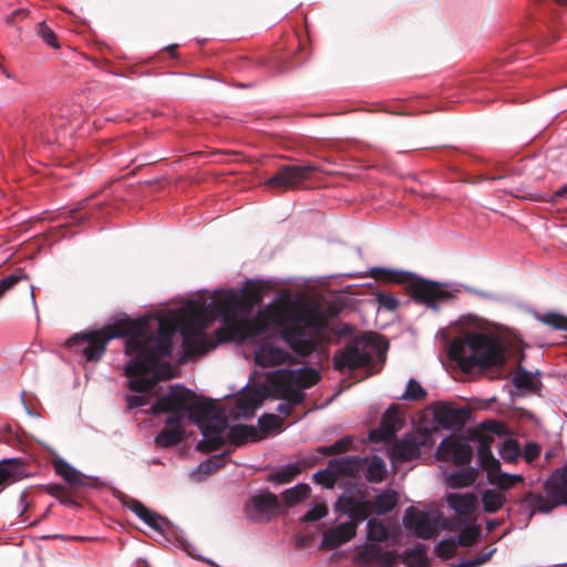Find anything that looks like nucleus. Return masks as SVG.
<instances>
[{
  "label": "nucleus",
  "instance_id": "nucleus-1",
  "mask_svg": "<svg viewBox=\"0 0 567 567\" xmlns=\"http://www.w3.org/2000/svg\"><path fill=\"white\" fill-rule=\"evenodd\" d=\"M176 324L171 319L141 317L123 319L97 330L84 331L70 338L66 344L89 362H97L115 338L125 339L127 388L137 393L154 389L159 380L171 379V365L163 362L172 355V336Z\"/></svg>",
  "mask_w": 567,
  "mask_h": 567
},
{
  "label": "nucleus",
  "instance_id": "nucleus-2",
  "mask_svg": "<svg viewBox=\"0 0 567 567\" xmlns=\"http://www.w3.org/2000/svg\"><path fill=\"white\" fill-rule=\"evenodd\" d=\"M261 299L260 287L248 281L243 290L216 291L209 302L200 299L190 300L179 316L155 313L150 317L173 320L176 324L175 330L181 327L185 353L193 357L208 352L216 343L266 333L267 323L262 310L254 319L247 318Z\"/></svg>",
  "mask_w": 567,
  "mask_h": 567
},
{
  "label": "nucleus",
  "instance_id": "nucleus-3",
  "mask_svg": "<svg viewBox=\"0 0 567 567\" xmlns=\"http://www.w3.org/2000/svg\"><path fill=\"white\" fill-rule=\"evenodd\" d=\"M344 308L340 299L326 305L293 301L288 296L277 297L262 309L267 331L281 329V338L298 355L308 357L318 348L317 334Z\"/></svg>",
  "mask_w": 567,
  "mask_h": 567
},
{
  "label": "nucleus",
  "instance_id": "nucleus-4",
  "mask_svg": "<svg viewBox=\"0 0 567 567\" xmlns=\"http://www.w3.org/2000/svg\"><path fill=\"white\" fill-rule=\"evenodd\" d=\"M449 357L456 361L462 371L472 372L474 369H489L505 362V349L494 337L467 332L455 338L449 347Z\"/></svg>",
  "mask_w": 567,
  "mask_h": 567
},
{
  "label": "nucleus",
  "instance_id": "nucleus-5",
  "mask_svg": "<svg viewBox=\"0 0 567 567\" xmlns=\"http://www.w3.org/2000/svg\"><path fill=\"white\" fill-rule=\"evenodd\" d=\"M370 277L385 282L401 284L408 281L406 289L411 297L432 309H437L440 303L447 302L454 297L442 284L425 280L421 277H412L403 271L374 267L370 270Z\"/></svg>",
  "mask_w": 567,
  "mask_h": 567
},
{
  "label": "nucleus",
  "instance_id": "nucleus-6",
  "mask_svg": "<svg viewBox=\"0 0 567 567\" xmlns=\"http://www.w3.org/2000/svg\"><path fill=\"white\" fill-rule=\"evenodd\" d=\"M188 412V417L200 425L215 412V402L198 400L195 392L181 384L172 385L166 394L159 396L151 408L155 415L168 412Z\"/></svg>",
  "mask_w": 567,
  "mask_h": 567
},
{
  "label": "nucleus",
  "instance_id": "nucleus-7",
  "mask_svg": "<svg viewBox=\"0 0 567 567\" xmlns=\"http://www.w3.org/2000/svg\"><path fill=\"white\" fill-rule=\"evenodd\" d=\"M545 491L546 496L528 489L513 501L520 509L528 512L527 524L535 514H549L559 505H567V464L545 483Z\"/></svg>",
  "mask_w": 567,
  "mask_h": 567
},
{
  "label": "nucleus",
  "instance_id": "nucleus-8",
  "mask_svg": "<svg viewBox=\"0 0 567 567\" xmlns=\"http://www.w3.org/2000/svg\"><path fill=\"white\" fill-rule=\"evenodd\" d=\"M375 347L371 339L361 337L347 343L333 355V367L339 372L353 371L372 363Z\"/></svg>",
  "mask_w": 567,
  "mask_h": 567
},
{
  "label": "nucleus",
  "instance_id": "nucleus-9",
  "mask_svg": "<svg viewBox=\"0 0 567 567\" xmlns=\"http://www.w3.org/2000/svg\"><path fill=\"white\" fill-rule=\"evenodd\" d=\"M318 171L312 164L308 165H285L272 175L266 185L270 188L286 192L299 187L303 182Z\"/></svg>",
  "mask_w": 567,
  "mask_h": 567
},
{
  "label": "nucleus",
  "instance_id": "nucleus-10",
  "mask_svg": "<svg viewBox=\"0 0 567 567\" xmlns=\"http://www.w3.org/2000/svg\"><path fill=\"white\" fill-rule=\"evenodd\" d=\"M361 462L359 458H347V456L332 458L329 461L326 470L313 474V482L327 488H333L339 476L357 477Z\"/></svg>",
  "mask_w": 567,
  "mask_h": 567
},
{
  "label": "nucleus",
  "instance_id": "nucleus-11",
  "mask_svg": "<svg viewBox=\"0 0 567 567\" xmlns=\"http://www.w3.org/2000/svg\"><path fill=\"white\" fill-rule=\"evenodd\" d=\"M432 443V431L422 427L398 441L392 447V456L399 462H408L420 456L421 446H431Z\"/></svg>",
  "mask_w": 567,
  "mask_h": 567
},
{
  "label": "nucleus",
  "instance_id": "nucleus-12",
  "mask_svg": "<svg viewBox=\"0 0 567 567\" xmlns=\"http://www.w3.org/2000/svg\"><path fill=\"white\" fill-rule=\"evenodd\" d=\"M280 509L281 504L278 496L268 491L251 496L245 506L246 515L252 522H268Z\"/></svg>",
  "mask_w": 567,
  "mask_h": 567
},
{
  "label": "nucleus",
  "instance_id": "nucleus-13",
  "mask_svg": "<svg viewBox=\"0 0 567 567\" xmlns=\"http://www.w3.org/2000/svg\"><path fill=\"white\" fill-rule=\"evenodd\" d=\"M284 391H301L309 389L320 381V373L312 368H301L298 370H279L272 375Z\"/></svg>",
  "mask_w": 567,
  "mask_h": 567
},
{
  "label": "nucleus",
  "instance_id": "nucleus-14",
  "mask_svg": "<svg viewBox=\"0 0 567 567\" xmlns=\"http://www.w3.org/2000/svg\"><path fill=\"white\" fill-rule=\"evenodd\" d=\"M403 523L406 528L413 529L417 537L430 539L437 535L439 514L409 507L404 513Z\"/></svg>",
  "mask_w": 567,
  "mask_h": 567
},
{
  "label": "nucleus",
  "instance_id": "nucleus-15",
  "mask_svg": "<svg viewBox=\"0 0 567 567\" xmlns=\"http://www.w3.org/2000/svg\"><path fill=\"white\" fill-rule=\"evenodd\" d=\"M436 457L441 461L453 462L458 466L467 465L472 461L473 449L466 440L449 436L440 443Z\"/></svg>",
  "mask_w": 567,
  "mask_h": 567
},
{
  "label": "nucleus",
  "instance_id": "nucleus-16",
  "mask_svg": "<svg viewBox=\"0 0 567 567\" xmlns=\"http://www.w3.org/2000/svg\"><path fill=\"white\" fill-rule=\"evenodd\" d=\"M334 507L336 511L349 516L350 520L348 523H354L355 530H358L360 523L365 520L373 513L371 501L357 498L352 495H341Z\"/></svg>",
  "mask_w": 567,
  "mask_h": 567
},
{
  "label": "nucleus",
  "instance_id": "nucleus-17",
  "mask_svg": "<svg viewBox=\"0 0 567 567\" xmlns=\"http://www.w3.org/2000/svg\"><path fill=\"white\" fill-rule=\"evenodd\" d=\"M402 426L403 420L400 416L399 409L396 405H392L383 414L380 427L370 432V440L375 442H391Z\"/></svg>",
  "mask_w": 567,
  "mask_h": 567
},
{
  "label": "nucleus",
  "instance_id": "nucleus-18",
  "mask_svg": "<svg viewBox=\"0 0 567 567\" xmlns=\"http://www.w3.org/2000/svg\"><path fill=\"white\" fill-rule=\"evenodd\" d=\"M433 416L434 421L444 429H460L465 424L468 412L441 402L435 405Z\"/></svg>",
  "mask_w": 567,
  "mask_h": 567
},
{
  "label": "nucleus",
  "instance_id": "nucleus-19",
  "mask_svg": "<svg viewBox=\"0 0 567 567\" xmlns=\"http://www.w3.org/2000/svg\"><path fill=\"white\" fill-rule=\"evenodd\" d=\"M357 535L354 523H341L333 528L322 533L321 549H336L348 543Z\"/></svg>",
  "mask_w": 567,
  "mask_h": 567
},
{
  "label": "nucleus",
  "instance_id": "nucleus-20",
  "mask_svg": "<svg viewBox=\"0 0 567 567\" xmlns=\"http://www.w3.org/2000/svg\"><path fill=\"white\" fill-rule=\"evenodd\" d=\"M358 559L367 565L378 564L380 567H393L401 559L396 551H383L377 544L367 545L358 553Z\"/></svg>",
  "mask_w": 567,
  "mask_h": 567
},
{
  "label": "nucleus",
  "instance_id": "nucleus-21",
  "mask_svg": "<svg viewBox=\"0 0 567 567\" xmlns=\"http://www.w3.org/2000/svg\"><path fill=\"white\" fill-rule=\"evenodd\" d=\"M265 399L266 395L261 390L249 389L237 398L234 416L236 419L252 417L256 409L262 404Z\"/></svg>",
  "mask_w": 567,
  "mask_h": 567
},
{
  "label": "nucleus",
  "instance_id": "nucleus-22",
  "mask_svg": "<svg viewBox=\"0 0 567 567\" xmlns=\"http://www.w3.org/2000/svg\"><path fill=\"white\" fill-rule=\"evenodd\" d=\"M347 458H359L362 461L359 473L364 470L365 480L370 483H381L388 476L386 464L379 455H372L371 457L347 456Z\"/></svg>",
  "mask_w": 567,
  "mask_h": 567
},
{
  "label": "nucleus",
  "instance_id": "nucleus-23",
  "mask_svg": "<svg viewBox=\"0 0 567 567\" xmlns=\"http://www.w3.org/2000/svg\"><path fill=\"white\" fill-rule=\"evenodd\" d=\"M270 384L274 388L275 396L285 401L277 406V412L281 414L290 415L295 408L305 401L306 394L302 391L288 390L285 392L279 382L272 378H270Z\"/></svg>",
  "mask_w": 567,
  "mask_h": 567
},
{
  "label": "nucleus",
  "instance_id": "nucleus-24",
  "mask_svg": "<svg viewBox=\"0 0 567 567\" xmlns=\"http://www.w3.org/2000/svg\"><path fill=\"white\" fill-rule=\"evenodd\" d=\"M474 437L478 441L477 456L481 467L487 472V475L499 470L501 463L494 457L491 450L493 437L484 433H477Z\"/></svg>",
  "mask_w": 567,
  "mask_h": 567
},
{
  "label": "nucleus",
  "instance_id": "nucleus-25",
  "mask_svg": "<svg viewBox=\"0 0 567 567\" xmlns=\"http://www.w3.org/2000/svg\"><path fill=\"white\" fill-rule=\"evenodd\" d=\"M290 360V354L274 346H261L255 353V361L261 367H275Z\"/></svg>",
  "mask_w": 567,
  "mask_h": 567
},
{
  "label": "nucleus",
  "instance_id": "nucleus-26",
  "mask_svg": "<svg viewBox=\"0 0 567 567\" xmlns=\"http://www.w3.org/2000/svg\"><path fill=\"white\" fill-rule=\"evenodd\" d=\"M23 472V463L19 458H4L0 461V493H2L7 486L19 481Z\"/></svg>",
  "mask_w": 567,
  "mask_h": 567
},
{
  "label": "nucleus",
  "instance_id": "nucleus-27",
  "mask_svg": "<svg viewBox=\"0 0 567 567\" xmlns=\"http://www.w3.org/2000/svg\"><path fill=\"white\" fill-rule=\"evenodd\" d=\"M446 502L460 516L471 515L477 506V497L474 493H451L446 496Z\"/></svg>",
  "mask_w": 567,
  "mask_h": 567
},
{
  "label": "nucleus",
  "instance_id": "nucleus-28",
  "mask_svg": "<svg viewBox=\"0 0 567 567\" xmlns=\"http://www.w3.org/2000/svg\"><path fill=\"white\" fill-rule=\"evenodd\" d=\"M126 506L140 517L146 525L155 530H161L162 526L159 522L166 523V519L159 514L147 508L142 502L137 499H131Z\"/></svg>",
  "mask_w": 567,
  "mask_h": 567
},
{
  "label": "nucleus",
  "instance_id": "nucleus-29",
  "mask_svg": "<svg viewBox=\"0 0 567 567\" xmlns=\"http://www.w3.org/2000/svg\"><path fill=\"white\" fill-rule=\"evenodd\" d=\"M228 440L236 446H240L248 441L256 442L260 435L254 425L236 424L229 429Z\"/></svg>",
  "mask_w": 567,
  "mask_h": 567
},
{
  "label": "nucleus",
  "instance_id": "nucleus-30",
  "mask_svg": "<svg viewBox=\"0 0 567 567\" xmlns=\"http://www.w3.org/2000/svg\"><path fill=\"white\" fill-rule=\"evenodd\" d=\"M398 493L393 489H385L371 501V508L373 513L384 515L391 512L398 505Z\"/></svg>",
  "mask_w": 567,
  "mask_h": 567
},
{
  "label": "nucleus",
  "instance_id": "nucleus-31",
  "mask_svg": "<svg viewBox=\"0 0 567 567\" xmlns=\"http://www.w3.org/2000/svg\"><path fill=\"white\" fill-rule=\"evenodd\" d=\"M426 550L425 545L417 544L413 548L405 550L401 555V559L409 567H429Z\"/></svg>",
  "mask_w": 567,
  "mask_h": 567
},
{
  "label": "nucleus",
  "instance_id": "nucleus-32",
  "mask_svg": "<svg viewBox=\"0 0 567 567\" xmlns=\"http://www.w3.org/2000/svg\"><path fill=\"white\" fill-rule=\"evenodd\" d=\"M56 474L62 476L69 484L73 486L84 485L83 475L62 458L53 462Z\"/></svg>",
  "mask_w": 567,
  "mask_h": 567
},
{
  "label": "nucleus",
  "instance_id": "nucleus-33",
  "mask_svg": "<svg viewBox=\"0 0 567 567\" xmlns=\"http://www.w3.org/2000/svg\"><path fill=\"white\" fill-rule=\"evenodd\" d=\"M310 486L306 483H299L281 493V498L286 507H292L306 499L310 494Z\"/></svg>",
  "mask_w": 567,
  "mask_h": 567
},
{
  "label": "nucleus",
  "instance_id": "nucleus-34",
  "mask_svg": "<svg viewBox=\"0 0 567 567\" xmlns=\"http://www.w3.org/2000/svg\"><path fill=\"white\" fill-rule=\"evenodd\" d=\"M185 436V430L164 427L155 436L157 447L167 449L179 444Z\"/></svg>",
  "mask_w": 567,
  "mask_h": 567
},
{
  "label": "nucleus",
  "instance_id": "nucleus-35",
  "mask_svg": "<svg viewBox=\"0 0 567 567\" xmlns=\"http://www.w3.org/2000/svg\"><path fill=\"white\" fill-rule=\"evenodd\" d=\"M477 477V472L474 468H464L457 472L451 473L447 478V485L451 488H462L471 486Z\"/></svg>",
  "mask_w": 567,
  "mask_h": 567
},
{
  "label": "nucleus",
  "instance_id": "nucleus-36",
  "mask_svg": "<svg viewBox=\"0 0 567 567\" xmlns=\"http://www.w3.org/2000/svg\"><path fill=\"white\" fill-rule=\"evenodd\" d=\"M91 197H87L74 205L73 208L68 210L66 213V225H79L89 217L93 216V213L89 212V202Z\"/></svg>",
  "mask_w": 567,
  "mask_h": 567
},
{
  "label": "nucleus",
  "instance_id": "nucleus-37",
  "mask_svg": "<svg viewBox=\"0 0 567 567\" xmlns=\"http://www.w3.org/2000/svg\"><path fill=\"white\" fill-rule=\"evenodd\" d=\"M487 480L491 484L496 485L501 489H509L517 483L523 482V476L502 473L499 468L489 473Z\"/></svg>",
  "mask_w": 567,
  "mask_h": 567
},
{
  "label": "nucleus",
  "instance_id": "nucleus-38",
  "mask_svg": "<svg viewBox=\"0 0 567 567\" xmlns=\"http://www.w3.org/2000/svg\"><path fill=\"white\" fill-rule=\"evenodd\" d=\"M22 281H30L28 274L22 268H16L10 275L3 277L0 280V299Z\"/></svg>",
  "mask_w": 567,
  "mask_h": 567
},
{
  "label": "nucleus",
  "instance_id": "nucleus-39",
  "mask_svg": "<svg viewBox=\"0 0 567 567\" xmlns=\"http://www.w3.org/2000/svg\"><path fill=\"white\" fill-rule=\"evenodd\" d=\"M506 502V497L495 489H486L482 495L483 508L486 513H496Z\"/></svg>",
  "mask_w": 567,
  "mask_h": 567
},
{
  "label": "nucleus",
  "instance_id": "nucleus-40",
  "mask_svg": "<svg viewBox=\"0 0 567 567\" xmlns=\"http://www.w3.org/2000/svg\"><path fill=\"white\" fill-rule=\"evenodd\" d=\"M537 379L532 372L518 367L513 375V384L520 390L534 391L537 386Z\"/></svg>",
  "mask_w": 567,
  "mask_h": 567
},
{
  "label": "nucleus",
  "instance_id": "nucleus-41",
  "mask_svg": "<svg viewBox=\"0 0 567 567\" xmlns=\"http://www.w3.org/2000/svg\"><path fill=\"white\" fill-rule=\"evenodd\" d=\"M299 474L300 466L297 464H288L284 468L270 473L267 477V481L277 484H287L292 482Z\"/></svg>",
  "mask_w": 567,
  "mask_h": 567
},
{
  "label": "nucleus",
  "instance_id": "nucleus-42",
  "mask_svg": "<svg viewBox=\"0 0 567 567\" xmlns=\"http://www.w3.org/2000/svg\"><path fill=\"white\" fill-rule=\"evenodd\" d=\"M368 532L367 538L371 542H385L389 538V530L386 526L375 518H371L367 524Z\"/></svg>",
  "mask_w": 567,
  "mask_h": 567
},
{
  "label": "nucleus",
  "instance_id": "nucleus-43",
  "mask_svg": "<svg viewBox=\"0 0 567 567\" xmlns=\"http://www.w3.org/2000/svg\"><path fill=\"white\" fill-rule=\"evenodd\" d=\"M352 447V437L344 436L329 446H319L317 453L321 455H338L342 454Z\"/></svg>",
  "mask_w": 567,
  "mask_h": 567
},
{
  "label": "nucleus",
  "instance_id": "nucleus-44",
  "mask_svg": "<svg viewBox=\"0 0 567 567\" xmlns=\"http://www.w3.org/2000/svg\"><path fill=\"white\" fill-rule=\"evenodd\" d=\"M214 422L204 424L202 426L203 436L214 435V434H223L227 427V420L217 415V409L215 408V412L209 416ZM208 420V417L206 419Z\"/></svg>",
  "mask_w": 567,
  "mask_h": 567
},
{
  "label": "nucleus",
  "instance_id": "nucleus-45",
  "mask_svg": "<svg viewBox=\"0 0 567 567\" xmlns=\"http://www.w3.org/2000/svg\"><path fill=\"white\" fill-rule=\"evenodd\" d=\"M225 443L226 441L221 434H212L204 436V440L197 443L196 449L203 453H210L221 449Z\"/></svg>",
  "mask_w": 567,
  "mask_h": 567
},
{
  "label": "nucleus",
  "instance_id": "nucleus-46",
  "mask_svg": "<svg viewBox=\"0 0 567 567\" xmlns=\"http://www.w3.org/2000/svg\"><path fill=\"white\" fill-rule=\"evenodd\" d=\"M282 422L284 421L280 416H278L276 414H271V413H265L258 420L260 431L264 434H269L272 431L280 429L282 425Z\"/></svg>",
  "mask_w": 567,
  "mask_h": 567
},
{
  "label": "nucleus",
  "instance_id": "nucleus-47",
  "mask_svg": "<svg viewBox=\"0 0 567 567\" xmlns=\"http://www.w3.org/2000/svg\"><path fill=\"white\" fill-rule=\"evenodd\" d=\"M480 533L481 529L476 525L464 527L458 534L456 545L462 547H470L474 545L477 542Z\"/></svg>",
  "mask_w": 567,
  "mask_h": 567
},
{
  "label": "nucleus",
  "instance_id": "nucleus-48",
  "mask_svg": "<svg viewBox=\"0 0 567 567\" xmlns=\"http://www.w3.org/2000/svg\"><path fill=\"white\" fill-rule=\"evenodd\" d=\"M425 398L426 391L414 379H410L401 399L409 401H421Z\"/></svg>",
  "mask_w": 567,
  "mask_h": 567
},
{
  "label": "nucleus",
  "instance_id": "nucleus-49",
  "mask_svg": "<svg viewBox=\"0 0 567 567\" xmlns=\"http://www.w3.org/2000/svg\"><path fill=\"white\" fill-rule=\"evenodd\" d=\"M37 32L38 35L43 40V42L47 43L49 47L53 49L60 48V42L58 40L56 34L50 27L47 25L45 22H40L38 24Z\"/></svg>",
  "mask_w": 567,
  "mask_h": 567
},
{
  "label": "nucleus",
  "instance_id": "nucleus-50",
  "mask_svg": "<svg viewBox=\"0 0 567 567\" xmlns=\"http://www.w3.org/2000/svg\"><path fill=\"white\" fill-rule=\"evenodd\" d=\"M540 321L553 329L567 331V317L559 313H547L540 318Z\"/></svg>",
  "mask_w": 567,
  "mask_h": 567
},
{
  "label": "nucleus",
  "instance_id": "nucleus-51",
  "mask_svg": "<svg viewBox=\"0 0 567 567\" xmlns=\"http://www.w3.org/2000/svg\"><path fill=\"white\" fill-rule=\"evenodd\" d=\"M456 549V542L453 538H445L435 546L436 554L443 558H451Z\"/></svg>",
  "mask_w": 567,
  "mask_h": 567
},
{
  "label": "nucleus",
  "instance_id": "nucleus-52",
  "mask_svg": "<svg viewBox=\"0 0 567 567\" xmlns=\"http://www.w3.org/2000/svg\"><path fill=\"white\" fill-rule=\"evenodd\" d=\"M495 551H496V548H492L488 551L480 554L472 559H466V560L460 561L454 567H478V566L485 564L486 561H488Z\"/></svg>",
  "mask_w": 567,
  "mask_h": 567
},
{
  "label": "nucleus",
  "instance_id": "nucleus-53",
  "mask_svg": "<svg viewBox=\"0 0 567 567\" xmlns=\"http://www.w3.org/2000/svg\"><path fill=\"white\" fill-rule=\"evenodd\" d=\"M328 515V507L326 504H317L309 509L302 517L303 522H317Z\"/></svg>",
  "mask_w": 567,
  "mask_h": 567
},
{
  "label": "nucleus",
  "instance_id": "nucleus-54",
  "mask_svg": "<svg viewBox=\"0 0 567 567\" xmlns=\"http://www.w3.org/2000/svg\"><path fill=\"white\" fill-rule=\"evenodd\" d=\"M223 466V455H215L199 465V471L205 474H212Z\"/></svg>",
  "mask_w": 567,
  "mask_h": 567
},
{
  "label": "nucleus",
  "instance_id": "nucleus-55",
  "mask_svg": "<svg viewBox=\"0 0 567 567\" xmlns=\"http://www.w3.org/2000/svg\"><path fill=\"white\" fill-rule=\"evenodd\" d=\"M536 202L556 203L559 198H567V184L557 189L553 195L540 196L533 195L532 197Z\"/></svg>",
  "mask_w": 567,
  "mask_h": 567
},
{
  "label": "nucleus",
  "instance_id": "nucleus-56",
  "mask_svg": "<svg viewBox=\"0 0 567 567\" xmlns=\"http://www.w3.org/2000/svg\"><path fill=\"white\" fill-rule=\"evenodd\" d=\"M379 305L390 311H394L399 307V301L390 293L380 292L377 295Z\"/></svg>",
  "mask_w": 567,
  "mask_h": 567
},
{
  "label": "nucleus",
  "instance_id": "nucleus-57",
  "mask_svg": "<svg viewBox=\"0 0 567 567\" xmlns=\"http://www.w3.org/2000/svg\"><path fill=\"white\" fill-rule=\"evenodd\" d=\"M169 416L165 420V425L167 429H179L185 430L182 425L184 420L183 412H168Z\"/></svg>",
  "mask_w": 567,
  "mask_h": 567
},
{
  "label": "nucleus",
  "instance_id": "nucleus-58",
  "mask_svg": "<svg viewBox=\"0 0 567 567\" xmlns=\"http://www.w3.org/2000/svg\"><path fill=\"white\" fill-rule=\"evenodd\" d=\"M320 455L321 454H319V455L312 454V455H308V456H303V457L299 458L296 464L298 466H300V472L305 468H310V467L317 465L321 460Z\"/></svg>",
  "mask_w": 567,
  "mask_h": 567
},
{
  "label": "nucleus",
  "instance_id": "nucleus-59",
  "mask_svg": "<svg viewBox=\"0 0 567 567\" xmlns=\"http://www.w3.org/2000/svg\"><path fill=\"white\" fill-rule=\"evenodd\" d=\"M502 453L504 457L514 458L518 453L517 443L513 440L505 441Z\"/></svg>",
  "mask_w": 567,
  "mask_h": 567
},
{
  "label": "nucleus",
  "instance_id": "nucleus-60",
  "mask_svg": "<svg viewBox=\"0 0 567 567\" xmlns=\"http://www.w3.org/2000/svg\"><path fill=\"white\" fill-rule=\"evenodd\" d=\"M126 403L127 410H133L140 406H144L147 403V399L143 395H127Z\"/></svg>",
  "mask_w": 567,
  "mask_h": 567
},
{
  "label": "nucleus",
  "instance_id": "nucleus-61",
  "mask_svg": "<svg viewBox=\"0 0 567 567\" xmlns=\"http://www.w3.org/2000/svg\"><path fill=\"white\" fill-rule=\"evenodd\" d=\"M539 453H540V449H539L538 444H536V443L526 444L525 455L528 461H532V460L538 457Z\"/></svg>",
  "mask_w": 567,
  "mask_h": 567
},
{
  "label": "nucleus",
  "instance_id": "nucleus-62",
  "mask_svg": "<svg viewBox=\"0 0 567 567\" xmlns=\"http://www.w3.org/2000/svg\"><path fill=\"white\" fill-rule=\"evenodd\" d=\"M63 505H68V506H72V507H75L78 506V502L73 499L72 495L70 494V492L66 489L64 491L63 494H59V498H58Z\"/></svg>",
  "mask_w": 567,
  "mask_h": 567
},
{
  "label": "nucleus",
  "instance_id": "nucleus-63",
  "mask_svg": "<svg viewBox=\"0 0 567 567\" xmlns=\"http://www.w3.org/2000/svg\"><path fill=\"white\" fill-rule=\"evenodd\" d=\"M27 11L23 10V9H18V10H14L7 19V22L8 23H13L14 22V19L18 18V17H25L27 16Z\"/></svg>",
  "mask_w": 567,
  "mask_h": 567
},
{
  "label": "nucleus",
  "instance_id": "nucleus-64",
  "mask_svg": "<svg viewBox=\"0 0 567 567\" xmlns=\"http://www.w3.org/2000/svg\"><path fill=\"white\" fill-rule=\"evenodd\" d=\"M64 491H66V487L62 486V485H52L50 487V493L51 495H53L55 498H59V494H63Z\"/></svg>",
  "mask_w": 567,
  "mask_h": 567
}]
</instances>
